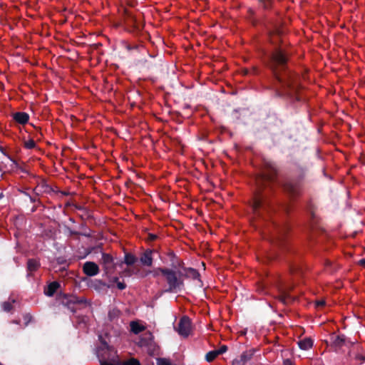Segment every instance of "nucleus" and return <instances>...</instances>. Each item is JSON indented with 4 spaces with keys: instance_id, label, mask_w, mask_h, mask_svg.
Returning <instances> with one entry per match:
<instances>
[{
    "instance_id": "393cba45",
    "label": "nucleus",
    "mask_w": 365,
    "mask_h": 365,
    "mask_svg": "<svg viewBox=\"0 0 365 365\" xmlns=\"http://www.w3.org/2000/svg\"><path fill=\"white\" fill-rule=\"evenodd\" d=\"M25 145L27 148H33L35 146V142L33 140H30L25 143Z\"/></svg>"
},
{
    "instance_id": "423d86ee",
    "label": "nucleus",
    "mask_w": 365,
    "mask_h": 365,
    "mask_svg": "<svg viewBox=\"0 0 365 365\" xmlns=\"http://www.w3.org/2000/svg\"><path fill=\"white\" fill-rule=\"evenodd\" d=\"M83 271L87 276L92 277L99 272V267L95 262H86L83 266Z\"/></svg>"
},
{
    "instance_id": "f3484780",
    "label": "nucleus",
    "mask_w": 365,
    "mask_h": 365,
    "mask_svg": "<svg viewBox=\"0 0 365 365\" xmlns=\"http://www.w3.org/2000/svg\"><path fill=\"white\" fill-rule=\"evenodd\" d=\"M137 261V258L131 254H125L124 257V262L127 265H132Z\"/></svg>"
},
{
    "instance_id": "39448f33",
    "label": "nucleus",
    "mask_w": 365,
    "mask_h": 365,
    "mask_svg": "<svg viewBox=\"0 0 365 365\" xmlns=\"http://www.w3.org/2000/svg\"><path fill=\"white\" fill-rule=\"evenodd\" d=\"M177 331L178 334L184 337L188 336L192 331L191 321L187 317H183L180 319Z\"/></svg>"
},
{
    "instance_id": "4be33fe9",
    "label": "nucleus",
    "mask_w": 365,
    "mask_h": 365,
    "mask_svg": "<svg viewBox=\"0 0 365 365\" xmlns=\"http://www.w3.org/2000/svg\"><path fill=\"white\" fill-rule=\"evenodd\" d=\"M121 365H140L139 361L135 358L121 361Z\"/></svg>"
},
{
    "instance_id": "ddd939ff",
    "label": "nucleus",
    "mask_w": 365,
    "mask_h": 365,
    "mask_svg": "<svg viewBox=\"0 0 365 365\" xmlns=\"http://www.w3.org/2000/svg\"><path fill=\"white\" fill-rule=\"evenodd\" d=\"M183 278L184 277H190L192 279H197L199 277L200 274L198 272L192 268L184 269L183 272Z\"/></svg>"
},
{
    "instance_id": "9d476101",
    "label": "nucleus",
    "mask_w": 365,
    "mask_h": 365,
    "mask_svg": "<svg viewBox=\"0 0 365 365\" xmlns=\"http://www.w3.org/2000/svg\"><path fill=\"white\" fill-rule=\"evenodd\" d=\"M40 267V264L38 261L36 259H29L27 262V271H28V275H31L32 273L35 271H36Z\"/></svg>"
},
{
    "instance_id": "72a5a7b5",
    "label": "nucleus",
    "mask_w": 365,
    "mask_h": 365,
    "mask_svg": "<svg viewBox=\"0 0 365 365\" xmlns=\"http://www.w3.org/2000/svg\"><path fill=\"white\" fill-rule=\"evenodd\" d=\"M359 263L362 266H365V259H361Z\"/></svg>"
},
{
    "instance_id": "f8f14e48",
    "label": "nucleus",
    "mask_w": 365,
    "mask_h": 365,
    "mask_svg": "<svg viewBox=\"0 0 365 365\" xmlns=\"http://www.w3.org/2000/svg\"><path fill=\"white\" fill-rule=\"evenodd\" d=\"M298 345L300 349L303 350H307L312 347L313 341L310 338H304L298 341Z\"/></svg>"
},
{
    "instance_id": "4c0bfd02",
    "label": "nucleus",
    "mask_w": 365,
    "mask_h": 365,
    "mask_svg": "<svg viewBox=\"0 0 365 365\" xmlns=\"http://www.w3.org/2000/svg\"><path fill=\"white\" fill-rule=\"evenodd\" d=\"M248 73V71L246 70L245 71V74H247Z\"/></svg>"
},
{
    "instance_id": "20e7f679",
    "label": "nucleus",
    "mask_w": 365,
    "mask_h": 365,
    "mask_svg": "<svg viewBox=\"0 0 365 365\" xmlns=\"http://www.w3.org/2000/svg\"><path fill=\"white\" fill-rule=\"evenodd\" d=\"M101 264L103 268L107 275L113 274L115 269V263L114 262L113 257L107 253H103L101 258Z\"/></svg>"
},
{
    "instance_id": "0eeeda50",
    "label": "nucleus",
    "mask_w": 365,
    "mask_h": 365,
    "mask_svg": "<svg viewBox=\"0 0 365 365\" xmlns=\"http://www.w3.org/2000/svg\"><path fill=\"white\" fill-rule=\"evenodd\" d=\"M284 190L292 197L297 196L301 193V188L299 185L294 182L285 183Z\"/></svg>"
},
{
    "instance_id": "7c9ffc66",
    "label": "nucleus",
    "mask_w": 365,
    "mask_h": 365,
    "mask_svg": "<svg viewBox=\"0 0 365 365\" xmlns=\"http://www.w3.org/2000/svg\"><path fill=\"white\" fill-rule=\"evenodd\" d=\"M3 307H4V309L6 312L10 311L11 309V305L8 302L4 303Z\"/></svg>"
},
{
    "instance_id": "dca6fc26",
    "label": "nucleus",
    "mask_w": 365,
    "mask_h": 365,
    "mask_svg": "<svg viewBox=\"0 0 365 365\" xmlns=\"http://www.w3.org/2000/svg\"><path fill=\"white\" fill-rule=\"evenodd\" d=\"M85 302V299L83 298L78 299L75 296H71L69 298L67 299L66 303L68 306H69L70 304H81Z\"/></svg>"
},
{
    "instance_id": "f257e3e1",
    "label": "nucleus",
    "mask_w": 365,
    "mask_h": 365,
    "mask_svg": "<svg viewBox=\"0 0 365 365\" xmlns=\"http://www.w3.org/2000/svg\"><path fill=\"white\" fill-rule=\"evenodd\" d=\"M263 166L262 173L256 179L258 190L255 194L252 202V207L255 213H257L258 210L264 206V196L261 193L262 190L268 187L269 183L274 180L277 173L276 165L272 161L264 160Z\"/></svg>"
},
{
    "instance_id": "1a4fd4ad",
    "label": "nucleus",
    "mask_w": 365,
    "mask_h": 365,
    "mask_svg": "<svg viewBox=\"0 0 365 365\" xmlns=\"http://www.w3.org/2000/svg\"><path fill=\"white\" fill-rule=\"evenodd\" d=\"M140 262L143 264L150 267L153 264L152 251L146 250L140 257Z\"/></svg>"
},
{
    "instance_id": "a878e982",
    "label": "nucleus",
    "mask_w": 365,
    "mask_h": 365,
    "mask_svg": "<svg viewBox=\"0 0 365 365\" xmlns=\"http://www.w3.org/2000/svg\"><path fill=\"white\" fill-rule=\"evenodd\" d=\"M132 274V272L129 269H127L122 272L121 275L123 277H130Z\"/></svg>"
},
{
    "instance_id": "9b49d317",
    "label": "nucleus",
    "mask_w": 365,
    "mask_h": 365,
    "mask_svg": "<svg viewBox=\"0 0 365 365\" xmlns=\"http://www.w3.org/2000/svg\"><path fill=\"white\" fill-rule=\"evenodd\" d=\"M14 118L16 122L21 124H25L28 122L29 117L26 113L18 112L14 115Z\"/></svg>"
},
{
    "instance_id": "412c9836",
    "label": "nucleus",
    "mask_w": 365,
    "mask_h": 365,
    "mask_svg": "<svg viewBox=\"0 0 365 365\" xmlns=\"http://www.w3.org/2000/svg\"><path fill=\"white\" fill-rule=\"evenodd\" d=\"M157 365H173L171 360L167 358H158Z\"/></svg>"
},
{
    "instance_id": "473e14b6",
    "label": "nucleus",
    "mask_w": 365,
    "mask_h": 365,
    "mask_svg": "<svg viewBox=\"0 0 365 365\" xmlns=\"http://www.w3.org/2000/svg\"><path fill=\"white\" fill-rule=\"evenodd\" d=\"M157 238V236L154 234H149L148 240L150 241H154Z\"/></svg>"
},
{
    "instance_id": "bb28decb",
    "label": "nucleus",
    "mask_w": 365,
    "mask_h": 365,
    "mask_svg": "<svg viewBox=\"0 0 365 365\" xmlns=\"http://www.w3.org/2000/svg\"><path fill=\"white\" fill-rule=\"evenodd\" d=\"M116 284H117V287L120 290H123V289H125V287H126V284L123 282H118L116 283Z\"/></svg>"
},
{
    "instance_id": "c9c22d12",
    "label": "nucleus",
    "mask_w": 365,
    "mask_h": 365,
    "mask_svg": "<svg viewBox=\"0 0 365 365\" xmlns=\"http://www.w3.org/2000/svg\"><path fill=\"white\" fill-rule=\"evenodd\" d=\"M69 308L72 310V311H74V308L73 307H69Z\"/></svg>"
},
{
    "instance_id": "7ed1b4c3",
    "label": "nucleus",
    "mask_w": 365,
    "mask_h": 365,
    "mask_svg": "<svg viewBox=\"0 0 365 365\" xmlns=\"http://www.w3.org/2000/svg\"><path fill=\"white\" fill-rule=\"evenodd\" d=\"M161 274L168 284V292H173L180 289L184 284L183 273L182 271H174L170 269H160Z\"/></svg>"
},
{
    "instance_id": "cd10ccee",
    "label": "nucleus",
    "mask_w": 365,
    "mask_h": 365,
    "mask_svg": "<svg viewBox=\"0 0 365 365\" xmlns=\"http://www.w3.org/2000/svg\"><path fill=\"white\" fill-rule=\"evenodd\" d=\"M326 302L324 299L317 300L315 302L316 307H324L325 305Z\"/></svg>"
},
{
    "instance_id": "aec40b11",
    "label": "nucleus",
    "mask_w": 365,
    "mask_h": 365,
    "mask_svg": "<svg viewBox=\"0 0 365 365\" xmlns=\"http://www.w3.org/2000/svg\"><path fill=\"white\" fill-rule=\"evenodd\" d=\"M260 6L264 9H269L272 7V0H258Z\"/></svg>"
},
{
    "instance_id": "2f4dec72",
    "label": "nucleus",
    "mask_w": 365,
    "mask_h": 365,
    "mask_svg": "<svg viewBox=\"0 0 365 365\" xmlns=\"http://www.w3.org/2000/svg\"><path fill=\"white\" fill-rule=\"evenodd\" d=\"M283 365H294V364L291 360L285 359L283 361Z\"/></svg>"
},
{
    "instance_id": "c85d7f7f",
    "label": "nucleus",
    "mask_w": 365,
    "mask_h": 365,
    "mask_svg": "<svg viewBox=\"0 0 365 365\" xmlns=\"http://www.w3.org/2000/svg\"><path fill=\"white\" fill-rule=\"evenodd\" d=\"M227 348L226 346H222L219 349L217 350L218 355L225 353L227 351Z\"/></svg>"
},
{
    "instance_id": "6ab92c4d",
    "label": "nucleus",
    "mask_w": 365,
    "mask_h": 365,
    "mask_svg": "<svg viewBox=\"0 0 365 365\" xmlns=\"http://www.w3.org/2000/svg\"><path fill=\"white\" fill-rule=\"evenodd\" d=\"M101 365H121V361L117 359H113L111 360L102 361Z\"/></svg>"
},
{
    "instance_id": "6e6552de",
    "label": "nucleus",
    "mask_w": 365,
    "mask_h": 365,
    "mask_svg": "<svg viewBox=\"0 0 365 365\" xmlns=\"http://www.w3.org/2000/svg\"><path fill=\"white\" fill-rule=\"evenodd\" d=\"M291 287L285 288L281 291V293L279 296V301L284 304H287L294 300V298L289 294V292L291 290Z\"/></svg>"
},
{
    "instance_id": "b1692460",
    "label": "nucleus",
    "mask_w": 365,
    "mask_h": 365,
    "mask_svg": "<svg viewBox=\"0 0 365 365\" xmlns=\"http://www.w3.org/2000/svg\"><path fill=\"white\" fill-rule=\"evenodd\" d=\"M24 321V325L27 326L29 323L31 321L32 317L29 314H26L23 317Z\"/></svg>"
},
{
    "instance_id": "2eb2a0df",
    "label": "nucleus",
    "mask_w": 365,
    "mask_h": 365,
    "mask_svg": "<svg viewBox=\"0 0 365 365\" xmlns=\"http://www.w3.org/2000/svg\"><path fill=\"white\" fill-rule=\"evenodd\" d=\"M59 287V284L56 282H53L49 284L48 289L45 291V293L48 296H53V294L57 291Z\"/></svg>"
},
{
    "instance_id": "f03ea898",
    "label": "nucleus",
    "mask_w": 365,
    "mask_h": 365,
    "mask_svg": "<svg viewBox=\"0 0 365 365\" xmlns=\"http://www.w3.org/2000/svg\"><path fill=\"white\" fill-rule=\"evenodd\" d=\"M287 62V54L282 49L277 48L272 53L268 66L272 71L276 79H277L283 86L294 90L295 88L292 86L288 75L285 74L284 77L282 76V73L286 71Z\"/></svg>"
},
{
    "instance_id": "f704fd0d",
    "label": "nucleus",
    "mask_w": 365,
    "mask_h": 365,
    "mask_svg": "<svg viewBox=\"0 0 365 365\" xmlns=\"http://www.w3.org/2000/svg\"><path fill=\"white\" fill-rule=\"evenodd\" d=\"M112 282L117 283L118 282H119L118 281V277H113V279H112Z\"/></svg>"
},
{
    "instance_id": "4468645a",
    "label": "nucleus",
    "mask_w": 365,
    "mask_h": 365,
    "mask_svg": "<svg viewBox=\"0 0 365 365\" xmlns=\"http://www.w3.org/2000/svg\"><path fill=\"white\" fill-rule=\"evenodd\" d=\"M130 329L134 334H139L145 330V327L137 322H131L130 324Z\"/></svg>"
},
{
    "instance_id": "c756f323",
    "label": "nucleus",
    "mask_w": 365,
    "mask_h": 365,
    "mask_svg": "<svg viewBox=\"0 0 365 365\" xmlns=\"http://www.w3.org/2000/svg\"><path fill=\"white\" fill-rule=\"evenodd\" d=\"M160 269H167V268H158L153 271V274L154 277H158L160 272Z\"/></svg>"
},
{
    "instance_id": "e433bc0d",
    "label": "nucleus",
    "mask_w": 365,
    "mask_h": 365,
    "mask_svg": "<svg viewBox=\"0 0 365 365\" xmlns=\"http://www.w3.org/2000/svg\"><path fill=\"white\" fill-rule=\"evenodd\" d=\"M149 336H150V338L153 337V336H152V334L150 333H149Z\"/></svg>"
},
{
    "instance_id": "a211bd4d",
    "label": "nucleus",
    "mask_w": 365,
    "mask_h": 365,
    "mask_svg": "<svg viewBox=\"0 0 365 365\" xmlns=\"http://www.w3.org/2000/svg\"><path fill=\"white\" fill-rule=\"evenodd\" d=\"M218 353L217 350H213L211 351H209L205 356V359L207 361L211 362L213 360H215L218 356Z\"/></svg>"
},
{
    "instance_id": "5701e85b",
    "label": "nucleus",
    "mask_w": 365,
    "mask_h": 365,
    "mask_svg": "<svg viewBox=\"0 0 365 365\" xmlns=\"http://www.w3.org/2000/svg\"><path fill=\"white\" fill-rule=\"evenodd\" d=\"M344 342V336H334L333 337V343L336 346H341Z\"/></svg>"
}]
</instances>
